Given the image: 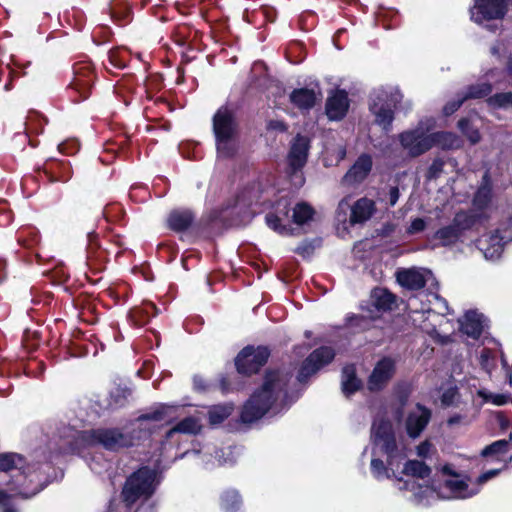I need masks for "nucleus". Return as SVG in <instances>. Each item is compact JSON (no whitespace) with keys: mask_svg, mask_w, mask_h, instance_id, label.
I'll list each match as a JSON object with an SVG mask.
<instances>
[{"mask_svg":"<svg viewBox=\"0 0 512 512\" xmlns=\"http://www.w3.org/2000/svg\"><path fill=\"white\" fill-rule=\"evenodd\" d=\"M286 374L279 371L266 373L262 386L245 403L241 413L244 423H252L262 418L270 409L280 411L286 400Z\"/></svg>","mask_w":512,"mask_h":512,"instance_id":"obj_1","label":"nucleus"},{"mask_svg":"<svg viewBox=\"0 0 512 512\" xmlns=\"http://www.w3.org/2000/svg\"><path fill=\"white\" fill-rule=\"evenodd\" d=\"M372 438L376 447L387 455V467L383 461L372 459L371 471L377 479L398 477V470L402 460L406 457V448L398 443L393 431L392 424L385 420H376L372 426Z\"/></svg>","mask_w":512,"mask_h":512,"instance_id":"obj_2","label":"nucleus"},{"mask_svg":"<svg viewBox=\"0 0 512 512\" xmlns=\"http://www.w3.org/2000/svg\"><path fill=\"white\" fill-rule=\"evenodd\" d=\"M67 438L60 447L61 453H79L82 449L94 445H102L108 450H117L132 443L129 435L115 428L81 432L69 429Z\"/></svg>","mask_w":512,"mask_h":512,"instance_id":"obj_3","label":"nucleus"},{"mask_svg":"<svg viewBox=\"0 0 512 512\" xmlns=\"http://www.w3.org/2000/svg\"><path fill=\"white\" fill-rule=\"evenodd\" d=\"M442 471L444 474L451 476L450 479L445 481L444 486V488L448 490V493L442 491L437 492L432 486L419 485L417 491L413 494L416 503L428 505L438 498L466 499L479 493V487H475L474 483L469 484L467 479L454 473L450 466H444Z\"/></svg>","mask_w":512,"mask_h":512,"instance_id":"obj_4","label":"nucleus"},{"mask_svg":"<svg viewBox=\"0 0 512 512\" xmlns=\"http://www.w3.org/2000/svg\"><path fill=\"white\" fill-rule=\"evenodd\" d=\"M26 472V465L23 457L16 453H2L0 454V471L8 472L11 475V490L26 498L36 495L42 487L33 485V482L38 479L35 471Z\"/></svg>","mask_w":512,"mask_h":512,"instance_id":"obj_5","label":"nucleus"},{"mask_svg":"<svg viewBox=\"0 0 512 512\" xmlns=\"http://www.w3.org/2000/svg\"><path fill=\"white\" fill-rule=\"evenodd\" d=\"M236 130L237 123L234 112L226 106L220 107L213 117V132L219 156L229 157L234 153L233 139Z\"/></svg>","mask_w":512,"mask_h":512,"instance_id":"obj_6","label":"nucleus"},{"mask_svg":"<svg viewBox=\"0 0 512 512\" xmlns=\"http://www.w3.org/2000/svg\"><path fill=\"white\" fill-rule=\"evenodd\" d=\"M156 488V474L146 467L131 475L123 488L124 501L131 505L141 497H150Z\"/></svg>","mask_w":512,"mask_h":512,"instance_id":"obj_7","label":"nucleus"},{"mask_svg":"<svg viewBox=\"0 0 512 512\" xmlns=\"http://www.w3.org/2000/svg\"><path fill=\"white\" fill-rule=\"evenodd\" d=\"M402 99V95L398 90L387 91L380 90L374 93L370 110L375 116L377 124L388 130L393 121V108Z\"/></svg>","mask_w":512,"mask_h":512,"instance_id":"obj_8","label":"nucleus"},{"mask_svg":"<svg viewBox=\"0 0 512 512\" xmlns=\"http://www.w3.org/2000/svg\"><path fill=\"white\" fill-rule=\"evenodd\" d=\"M309 150V140L304 136L298 135L291 144L290 152L288 154V164L291 169V179L295 186H302L304 184V177L301 169L307 161Z\"/></svg>","mask_w":512,"mask_h":512,"instance_id":"obj_9","label":"nucleus"},{"mask_svg":"<svg viewBox=\"0 0 512 512\" xmlns=\"http://www.w3.org/2000/svg\"><path fill=\"white\" fill-rule=\"evenodd\" d=\"M351 210L350 224H361L371 218L375 211V204L368 198H361L355 202L353 206L350 205L349 199H342L336 211V217L338 221H345L347 210Z\"/></svg>","mask_w":512,"mask_h":512,"instance_id":"obj_10","label":"nucleus"},{"mask_svg":"<svg viewBox=\"0 0 512 512\" xmlns=\"http://www.w3.org/2000/svg\"><path fill=\"white\" fill-rule=\"evenodd\" d=\"M270 355L266 347H245L237 356L235 365L241 374L256 373L268 360Z\"/></svg>","mask_w":512,"mask_h":512,"instance_id":"obj_11","label":"nucleus"},{"mask_svg":"<svg viewBox=\"0 0 512 512\" xmlns=\"http://www.w3.org/2000/svg\"><path fill=\"white\" fill-rule=\"evenodd\" d=\"M401 145L411 156H418L433 147V140L429 130L417 127L414 130L406 131L399 136Z\"/></svg>","mask_w":512,"mask_h":512,"instance_id":"obj_12","label":"nucleus"},{"mask_svg":"<svg viewBox=\"0 0 512 512\" xmlns=\"http://www.w3.org/2000/svg\"><path fill=\"white\" fill-rule=\"evenodd\" d=\"M509 0H474L471 8V19L476 23L492 19H501L507 12Z\"/></svg>","mask_w":512,"mask_h":512,"instance_id":"obj_13","label":"nucleus"},{"mask_svg":"<svg viewBox=\"0 0 512 512\" xmlns=\"http://www.w3.org/2000/svg\"><path fill=\"white\" fill-rule=\"evenodd\" d=\"M395 370L396 365L392 358L384 357L379 360L368 378V389L370 391L382 390L392 379Z\"/></svg>","mask_w":512,"mask_h":512,"instance_id":"obj_14","label":"nucleus"},{"mask_svg":"<svg viewBox=\"0 0 512 512\" xmlns=\"http://www.w3.org/2000/svg\"><path fill=\"white\" fill-rule=\"evenodd\" d=\"M334 356L335 353L330 347H321L316 349L303 363L298 374V380L300 382L305 381L310 375L314 374L320 368L330 363Z\"/></svg>","mask_w":512,"mask_h":512,"instance_id":"obj_15","label":"nucleus"},{"mask_svg":"<svg viewBox=\"0 0 512 512\" xmlns=\"http://www.w3.org/2000/svg\"><path fill=\"white\" fill-rule=\"evenodd\" d=\"M468 227V217L465 213H457L453 222L441 229L435 234V239L439 240L442 245H451L455 243L461 232Z\"/></svg>","mask_w":512,"mask_h":512,"instance_id":"obj_16","label":"nucleus"},{"mask_svg":"<svg viewBox=\"0 0 512 512\" xmlns=\"http://www.w3.org/2000/svg\"><path fill=\"white\" fill-rule=\"evenodd\" d=\"M372 169V158L370 155L362 154L342 178V183L353 186L361 183L368 176Z\"/></svg>","mask_w":512,"mask_h":512,"instance_id":"obj_17","label":"nucleus"},{"mask_svg":"<svg viewBox=\"0 0 512 512\" xmlns=\"http://www.w3.org/2000/svg\"><path fill=\"white\" fill-rule=\"evenodd\" d=\"M432 278V273L426 269H406L397 272L399 284L410 290H419Z\"/></svg>","mask_w":512,"mask_h":512,"instance_id":"obj_18","label":"nucleus"},{"mask_svg":"<svg viewBox=\"0 0 512 512\" xmlns=\"http://www.w3.org/2000/svg\"><path fill=\"white\" fill-rule=\"evenodd\" d=\"M431 417V412L429 409L423 407L422 405H416L414 410H412L407 419H406V430L407 434L411 438H417L421 432L427 426Z\"/></svg>","mask_w":512,"mask_h":512,"instance_id":"obj_19","label":"nucleus"},{"mask_svg":"<svg viewBox=\"0 0 512 512\" xmlns=\"http://www.w3.org/2000/svg\"><path fill=\"white\" fill-rule=\"evenodd\" d=\"M349 107L348 95L343 90L335 91L326 102V114L331 120L342 119Z\"/></svg>","mask_w":512,"mask_h":512,"instance_id":"obj_20","label":"nucleus"},{"mask_svg":"<svg viewBox=\"0 0 512 512\" xmlns=\"http://www.w3.org/2000/svg\"><path fill=\"white\" fill-rule=\"evenodd\" d=\"M288 207V200L280 199L277 202L275 213H269L265 218L267 225L281 235H287L290 231L285 224H282V221L288 217Z\"/></svg>","mask_w":512,"mask_h":512,"instance_id":"obj_21","label":"nucleus"},{"mask_svg":"<svg viewBox=\"0 0 512 512\" xmlns=\"http://www.w3.org/2000/svg\"><path fill=\"white\" fill-rule=\"evenodd\" d=\"M461 331L467 336L477 339L484 328V317L475 311H468L459 321Z\"/></svg>","mask_w":512,"mask_h":512,"instance_id":"obj_22","label":"nucleus"},{"mask_svg":"<svg viewBox=\"0 0 512 512\" xmlns=\"http://www.w3.org/2000/svg\"><path fill=\"white\" fill-rule=\"evenodd\" d=\"M93 79L94 75L89 65L81 64L75 68V77L71 85L85 99L88 97Z\"/></svg>","mask_w":512,"mask_h":512,"instance_id":"obj_23","label":"nucleus"},{"mask_svg":"<svg viewBox=\"0 0 512 512\" xmlns=\"http://www.w3.org/2000/svg\"><path fill=\"white\" fill-rule=\"evenodd\" d=\"M492 88L491 85L488 83H479L476 85H473L469 88L468 92L464 97L461 99L454 101L452 103L447 104L444 107V113L446 115H450L454 113L463 103L465 99L468 98H482L484 96H487L491 92Z\"/></svg>","mask_w":512,"mask_h":512,"instance_id":"obj_24","label":"nucleus"},{"mask_svg":"<svg viewBox=\"0 0 512 512\" xmlns=\"http://www.w3.org/2000/svg\"><path fill=\"white\" fill-rule=\"evenodd\" d=\"M317 100V95L314 90L307 88L295 89L290 94V101L301 110L311 109Z\"/></svg>","mask_w":512,"mask_h":512,"instance_id":"obj_25","label":"nucleus"},{"mask_svg":"<svg viewBox=\"0 0 512 512\" xmlns=\"http://www.w3.org/2000/svg\"><path fill=\"white\" fill-rule=\"evenodd\" d=\"M194 219L193 214L189 210H175L168 217V226L170 229L181 232L186 230Z\"/></svg>","mask_w":512,"mask_h":512,"instance_id":"obj_26","label":"nucleus"},{"mask_svg":"<svg viewBox=\"0 0 512 512\" xmlns=\"http://www.w3.org/2000/svg\"><path fill=\"white\" fill-rule=\"evenodd\" d=\"M342 391L348 397L361 387V381L356 377L353 365H347L342 370Z\"/></svg>","mask_w":512,"mask_h":512,"instance_id":"obj_27","label":"nucleus"},{"mask_svg":"<svg viewBox=\"0 0 512 512\" xmlns=\"http://www.w3.org/2000/svg\"><path fill=\"white\" fill-rule=\"evenodd\" d=\"M397 474H405L417 479L425 480L429 478L431 469L424 462L418 460H409L404 465L401 471L398 470Z\"/></svg>","mask_w":512,"mask_h":512,"instance_id":"obj_28","label":"nucleus"},{"mask_svg":"<svg viewBox=\"0 0 512 512\" xmlns=\"http://www.w3.org/2000/svg\"><path fill=\"white\" fill-rule=\"evenodd\" d=\"M394 296L387 289L376 288L371 293L372 305L379 311L391 309L394 304Z\"/></svg>","mask_w":512,"mask_h":512,"instance_id":"obj_29","label":"nucleus"},{"mask_svg":"<svg viewBox=\"0 0 512 512\" xmlns=\"http://www.w3.org/2000/svg\"><path fill=\"white\" fill-rule=\"evenodd\" d=\"M200 429L201 425L198 419L194 417H187L171 428L167 432V437H171L176 432L183 434H196Z\"/></svg>","mask_w":512,"mask_h":512,"instance_id":"obj_30","label":"nucleus"},{"mask_svg":"<svg viewBox=\"0 0 512 512\" xmlns=\"http://www.w3.org/2000/svg\"><path fill=\"white\" fill-rule=\"evenodd\" d=\"M156 307L153 303H145L142 307L134 308L130 311V318L136 325H143L147 322L150 315L156 314Z\"/></svg>","mask_w":512,"mask_h":512,"instance_id":"obj_31","label":"nucleus"},{"mask_svg":"<svg viewBox=\"0 0 512 512\" xmlns=\"http://www.w3.org/2000/svg\"><path fill=\"white\" fill-rule=\"evenodd\" d=\"M233 406L231 404H219L210 407L208 411L210 424L216 425L223 422L231 415Z\"/></svg>","mask_w":512,"mask_h":512,"instance_id":"obj_32","label":"nucleus"},{"mask_svg":"<svg viewBox=\"0 0 512 512\" xmlns=\"http://www.w3.org/2000/svg\"><path fill=\"white\" fill-rule=\"evenodd\" d=\"M477 394L485 403H491L496 406H503L508 402H512V398L508 394L493 393L486 389L478 390Z\"/></svg>","mask_w":512,"mask_h":512,"instance_id":"obj_33","label":"nucleus"},{"mask_svg":"<svg viewBox=\"0 0 512 512\" xmlns=\"http://www.w3.org/2000/svg\"><path fill=\"white\" fill-rule=\"evenodd\" d=\"M313 215V208L305 202L298 203L293 209V221L298 225L307 223Z\"/></svg>","mask_w":512,"mask_h":512,"instance_id":"obj_34","label":"nucleus"},{"mask_svg":"<svg viewBox=\"0 0 512 512\" xmlns=\"http://www.w3.org/2000/svg\"><path fill=\"white\" fill-rule=\"evenodd\" d=\"M509 451V440H498L486 446L481 451L482 457H496L499 458Z\"/></svg>","mask_w":512,"mask_h":512,"instance_id":"obj_35","label":"nucleus"},{"mask_svg":"<svg viewBox=\"0 0 512 512\" xmlns=\"http://www.w3.org/2000/svg\"><path fill=\"white\" fill-rule=\"evenodd\" d=\"M240 504L241 498L236 490H227L221 496V506L225 512H234Z\"/></svg>","mask_w":512,"mask_h":512,"instance_id":"obj_36","label":"nucleus"},{"mask_svg":"<svg viewBox=\"0 0 512 512\" xmlns=\"http://www.w3.org/2000/svg\"><path fill=\"white\" fill-rule=\"evenodd\" d=\"M431 137H435L437 139L433 140V146L439 145L442 148L450 149L458 146V139L457 137L448 132H437V133H430Z\"/></svg>","mask_w":512,"mask_h":512,"instance_id":"obj_37","label":"nucleus"},{"mask_svg":"<svg viewBox=\"0 0 512 512\" xmlns=\"http://www.w3.org/2000/svg\"><path fill=\"white\" fill-rule=\"evenodd\" d=\"M461 132L468 138L471 144H476L481 140V135L477 127L473 126L468 119H461L458 122Z\"/></svg>","mask_w":512,"mask_h":512,"instance_id":"obj_38","label":"nucleus"},{"mask_svg":"<svg viewBox=\"0 0 512 512\" xmlns=\"http://www.w3.org/2000/svg\"><path fill=\"white\" fill-rule=\"evenodd\" d=\"M491 196V187L489 183L488 175L485 174L483 177V184L478 189L475 195V202L480 205H485L489 201Z\"/></svg>","mask_w":512,"mask_h":512,"instance_id":"obj_39","label":"nucleus"},{"mask_svg":"<svg viewBox=\"0 0 512 512\" xmlns=\"http://www.w3.org/2000/svg\"><path fill=\"white\" fill-rule=\"evenodd\" d=\"M489 103L496 107H508L512 105V92L498 93L489 98Z\"/></svg>","mask_w":512,"mask_h":512,"instance_id":"obj_40","label":"nucleus"},{"mask_svg":"<svg viewBox=\"0 0 512 512\" xmlns=\"http://www.w3.org/2000/svg\"><path fill=\"white\" fill-rule=\"evenodd\" d=\"M348 326L354 331H361L369 329L371 326V320L365 316H353L348 318Z\"/></svg>","mask_w":512,"mask_h":512,"instance_id":"obj_41","label":"nucleus"},{"mask_svg":"<svg viewBox=\"0 0 512 512\" xmlns=\"http://www.w3.org/2000/svg\"><path fill=\"white\" fill-rule=\"evenodd\" d=\"M493 358V352L488 348H484L480 352V364L486 371H490L494 367Z\"/></svg>","mask_w":512,"mask_h":512,"instance_id":"obj_42","label":"nucleus"},{"mask_svg":"<svg viewBox=\"0 0 512 512\" xmlns=\"http://www.w3.org/2000/svg\"><path fill=\"white\" fill-rule=\"evenodd\" d=\"M483 254H484V257L488 260H496L498 258H500L502 252H503V247L501 244L499 243H496V244H493L491 247H488V248H483Z\"/></svg>","mask_w":512,"mask_h":512,"instance_id":"obj_43","label":"nucleus"},{"mask_svg":"<svg viewBox=\"0 0 512 512\" xmlns=\"http://www.w3.org/2000/svg\"><path fill=\"white\" fill-rule=\"evenodd\" d=\"M443 166H444V163L442 160H440V159L434 160L428 169V175H427L428 178L429 179L437 178L440 175V173L442 172Z\"/></svg>","mask_w":512,"mask_h":512,"instance_id":"obj_44","label":"nucleus"},{"mask_svg":"<svg viewBox=\"0 0 512 512\" xmlns=\"http://www.w3.org/2000/svg\"><path fill=\"white\" fill-rule=\"evenodd\" d=\"M499 473H500L499 469H493V470H489V471L481 474L477 478L476 482L474 483L475 487H479L480 488L481 485L486 483L488 480L496 477Z\"/></svg>","mask_w":512,"mask_h":512,"instance_id":"obj_45","label":"nucleus"},{"mask_svg":"<svg viewBox=\"0 0 512 512\" xmlns=\"http://www.w3.org/2000/svg\"><path fill=\"white\" fill-rule=\"evenodd\" d=\"M426 223L422 218H415L412 220L407 232L409 234H415L425 229Z\"/></svg>","mask_w":512,"mask_h":512,"instance_id":"obj_46","label":"nucleus"},{"mask_svg":"<svg viewBox=\"0 0 512 512\" xmlns=\"http://www.w3.org/2000/svg\"><path fill=\"white\" fill-rule=\"evenodd\" d=\"M432 451V445L428 441H424L417 446V455L421 458H427Z\"/></svg>","mask_w":512,"mask_h":512,"instance_id":"obj_47","label":"nucleus"},{"mask_svg":"<svg viewBox=\"0 0 512 512\" xmlns=\"http://www.w3.org/2000/svg\"><path fill=\"white\" fill-rule=\"evenodd\" d=\"M171 409L172 408L168 407V406L167 407H162L161 410L155 411L154 413L149 414V415H145L143 418L144 419H151V420H155V421L164 420L165 419L164 415L168 414Z\"/></svg>","mask_w":512,"mask_h":512,"instance_id":"obj_48","label":"nucleus"},{"mask_svg":"<svg viewBox=\"0 0 512 512\" xmlns=\"http://www.w3.org/2000/svg\"><path fill=\"white\" fill-rule=\"evenodd\" d=\"M58 149L61 153L72 154L77 150V144L74 141H68L59 144Z\"/></svg>","mask_w":512,"mask_h":512,"instance_id":"obj_49","label":"nucleus"},{"mask_svg":"<svg viewBox=\"0 0 512 512\" xmlns=\"http://www.w3.org/2000/svg\"><path fill=\"white\" fill-rule=\"evenodd\" d=\"M456 394V391L454 389H450L443 393L441 401L444 405L449 406L453 403L454 396Z\"/></svg>","mask_w":512,"mask_h":512,"instance_id":"obj_50","label":"nucleus"},{"mask_svg":"<svg viewBox=\"0 0 512 512\" xmlns=\"http://www.w3.org/2000/svg\"><path fill=\"white\" fill-rule=\"evenodd\" d=\"M399 199V189L398 187H391L389 191V203L391 206H394Z\"/></svg>","mask_w":512,"mask_h":512,"instance_id":"obj_51","label":"nucleus"},{"mask_svg":"<svg viewBox=\"0 0 512 512\" xmlns=\"http://www.w3.org/2000/svg\"><path fill=\"white\" fill-rule=\"evenodd\" d=\"M268 128L269 129H273V130H279V131H285L286 130L285 124L282 121H279V120H272V121H270L269 124H268Z\"/></svg>","mask_w":512,"mask_h":512,"instance_id":"obj_52","label":"nucleus"},{"mask_svg":"<svg viewBox=\"0 0 512 512\" xmlns=\"http://www.w3.org/2000/svg\"><path fill=\"white\" fill-rule=\"evenodd\" d=\"M505 49V45L502 42L497 43L491 48V53L493 55H500L501 52Z\"/></svg>","mask_w":512,"mask_h":512,"instance_id":"obj_53","label":"nucleus"},{"mask_svg":"<svg viewBox=\"0 0 512 512\" xmlns=\"http://www.w3.org/2000/svg\"><path fill=\"white\" fill-rule=\"evenodd\" d=\"M463 417L461 415H454L447 421L448 425L453 426L462 422Z\"/></svg>","mask_w":512,"mask_h":512,"instance_id":"obj_54","label":"nucleus"},{"mask_svg":"<svg viewBox=\"0 0 512 512\" xmlns=\"http://www.w3.org/2000/svg\"><path fill=\"white\" fill-rule=\"evenodd\" d=\"M507 69H508L509 73L512 74V52H511V55L509 56V60H508V64H507Z\"/></svg>","mask_w":512,"mask_h":512,"instance_id":"obj_55","label":"nucleus"},{"mask_svg":"<svg viewBox=\"0 0 512 512\" xmlns=\"http://www.w3.org/2000/svg\"><path fill=\"white\" fill-rule=\"evenodd\" d=\"M7 499V494L0 490V503H3Z\"/></svg>","mask_w":512,"mask_h":512,"instance_id":"obj_56","label":"nucleus"},{"mask_svg":"<svg viewBox=\"0 0 512 512\" xmlns=\"http://www.w3.org/2000/svg\"><path fill=\"white\" fill-rule=\"evenodd\" d=\"M509 385L512 387V369L507 372Z\"/></svg>","mask_w":512,"mask_h":512,"instance_id":"obj_57","label":"nucleus"},{"mask_svg":"<svg viewBox=\"0 0 512 512\" xmlns=\"http://www.w3.org/2000/svg\"><path fill=\"white\" fill-rule=\"evenodd\" d=\"M2 512H16V510L14 508H12V507H6V508L3 509Z\"/></svg>","mask_w":512,"mask_h":512,"instance_id":"obj_58","label":"nucleus"},{"mask_svg":"<svg viewBox=\"0 0 512 512\" xmlns=\"http://www.w3.org/2000/svg\"><path fill=\"white\" fill-rule=\"evenodd\" d=\"M435 298H436V300H437L438 302L442 303V304L446 307L447 303H446V301H445L444 299H441V298H440V297H438V296H436Z\"/></svg>","mask_w":512,"mask_h":512,"instance_id":"obj_59","label":"nucleus"},{"mask_svg":"<svg viewBox=\"0 0 512 512\" xmlns=\"http://www.w3.org/2000/svg\"><path fill=\"white\" fill-rule=\"evenodd\" d=\"M297 251H298L299 253H303V252L305 251V247H298V248H297Z\"/></svg>","mask_w":512,"mask_h":512,"instance_id":"obj_60","label":"nucleus"},{"mask_svg":"<svg viewBox=\"0 0 512 512\" xmlns=\"http://www.w3.org/2000/svg\"><path fill=\"white\" fill-rule=\"evenodd\" d=\"M406 485L408 486L409 483H406ZM410 486H411V489H414L415 488V483L414 482L410 483Z\"/></svg>","mask_w":512,"mask_h":512,"instance_id":"obj_61","label":"nucleus"},{"mask_svg":"<svg viewBox=\"0 0 512 512\" xmlns=\"http://www.w3.org/2000/svg\"><path fill=\"white\" fill-rule=\"evenodd\" d=\"M344 156H345V151L343 150V151H341V156H340V158L342 159V158H344Z\"/></svg>","mask_w":512,"mask_h":512,"instance_id":"obj_62","label":"nucleus"},{"mask_svg":"<svg viewBox=\"0 0 512 512\" xmlns=\"http://www.w3.org/2000/svg\"><path fill=\"white\" fill-rule=\"evenodd\" d=\"M115 404H116V405H123V402H118V401H116V403H115Z\"/></svg>","mask_w":512,"mask_h":512,"instance_id":"obj_63","label":"nucleus"},{"mask_svg":"<svg viewBox=\"0 0 512 512\" xmlns=\"http://www.w3.org/2000/svg\"><path fill=\"white\" fill-rule=\"evenodd\" d=\"M509 440L512 441V432L510 433Z\"/></svg>","mask_w":512,"mask_h":512,"instance_id":"obj_64","label":"nucleus"}]
</instances>
